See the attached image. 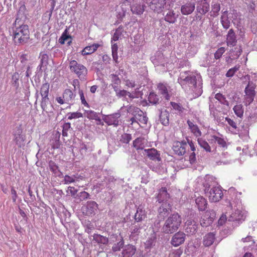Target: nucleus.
Instances as JSON below:
<instances>
[{"label": "nucleus", "instance_id": "f257e3e1", "mask_svg": "<svg viewBox=\"0 0 257 257\" xmlns=\"http://www.w3.org/2000/svg\"><path fill=\"white\" fill-rule=\"evenodd\" d=\"M13 40L16 45H23L30 39L29 26L25 24L21 19L17 18L13 24Z\"/></svg>", "mask_w": 257, "mask_h": 257}, {"label": "nucleus", "instance_id": "f03ea898", "mask_svg": "<svg viewBox=\"0 0 257 257\" xmlns=\"http://www.w3.org/2000/svg\"><path fill=\"white\" fill-rule=\"evenodd\" d=\"M182 222V218L178 213L171 214L166 220L162 227L163 232L166 234H172L179 228Z\"/></svg>", "mask_w": 257, "mask_h": 257}, {"label": "nucleus", "instance_id": "7ed1b4c3", "mask_svg": "<svg viewBox=\"0 0 257 257\" xmlns=\"http://www.w3.org/2000/svg\"><path fill=\"white\" fill-rule=\"evenodd\" d=\"M70 69L75 73L80 79H84L87 74V69L83 65L78 63L75 60L70 62Z\"/></svg>", "mask_w": 257, "mask_h": 257}, {"label": "nucleus", "instance_id": "20e7f679", "mask_svg": "<svg viewBox=\"0 0 257 257\" xmlns=\"http://www.w3.org/2000/svg\"><path fill=\"white\" fill-rule=\"evenodd\" d=\"M256 85L251 82H249L246 86L244 96L243 102L245 105H249L254 100L255 95V89Z\"/></svg>", "mask_w": 257, "mask_h": 257}, {"label": "nucleus", "instance_id": "39448f33", "mask_svg": "<svg viewBox=\"0 0 257 257\" xmlns=\"http://www.w3.org/2000/svg\"><path fill=\"white\" fill-rule=\"evenodd\" d=\"M205 195L210 202H216L222 199L223 193L219 187H213Z\"/></svg>", "mask_w": 257, "mask_h": 257}, {"label": "nucleus", "instance_id": "423d86ee", "mask_svg": "<svg viewBox=\"0 0 257 257\" xmlns=\"http://www.w3.org/2000/svg\"><path fill=\"white\" fill-rule=\"evenodd\" d=\"M187 147V143L185 141H175L173 144L172 149L176 155L183 156L186 153Z\"/></svg>", "mask_w": 257, "mask_h": 257}, {"label": "nucleus", "instance_id": "0eeeda50", "mask_svg": "<svg viewBox=\"0 0 257 257\" xmlns=\"http://www.w3.org/2000/svg\"><path fill=\"white\" fill-rule=\"evenodd\" d=\"M215 213L213 210H207L200 220V224L203 227H207L210 225L213 220Z\"/></svg>", "mask_w": 257, "mask_h": 257}, {"label": "nucleus", "instance_id": "6e6552de", "mask_svg": "<svg viewBox=\"0 0 257 257\" xmlns=\"http://www.w3.org/2000/svg\"><path fill=\"white\" fill-rule=\"evenodd\" d=\"M187 72H185L181 73L179 78L178 79L179 83L182 85L186 84H192L195 85L196 84V78L194 75L186 76Z\"/></svg>", "mask_w": 257, "mask_h": 257}, {"label": "nucleus", "instance_id": "1a4fd4ad", "mask_svg": "<svg viewBox=\"0 0 257 257\" xmlns=\"http://www.w3.org/2000/svg\"><path fill=\"white\" fill-rule=\"evenodd\" d=\"M50 85L49 83H43L40 89V93L42 96L41 107L44 110L46 103L49 100L48 94Z\"/></svg>", "mask_w": 257, "mask_h": 257}, {"label": "nucleus", "instance_id": "9d476101", "mask_svg": "<svg viewBox=\"0 0 257 257\" xmlns=\"http://www.w3.org/2000/svg\"><path fill=\"white\" fill-rule=\"evenodd\" d=\"M120 117V114L119 113H114L106 115L103 118V120L109 125H113L115 126H117L119 124Z\"/></svg>", "mask_w": 257, "mask_h": 257}, {"label": "nucleus", "instance_id": "9b49d317", "mask_svg": "<svg viewBox=\"0 0 257 257\" xmlns=\"http://www.w3.org/2000/svg\"><path fill=\"white\" fill-rule=\"evenodd\" d=\"M97 209V204L94 201H88L86 205L82 208L83 213L86 215H90L94 213Z\"/></svg>", "mask_w": 257, "mask_h": 257}, {"label": "nucleus", "instance_id": "f8f14e48", "mask_svg": "<svg viewBox=\"0 0 257 257\" xmlns=\"http://www.w3.org/2000/svg\"><path fill=\"white\" fill-rule=\"evenodd\" d=\"M186 234L181 231L176 233L172 237L171 244L174 246H178L184 243L185 239Z\"/></svg>", "mask_w": 257, "mask_h": 257}, {"label": "nucleus", "instance_id": "ddd939ff", "mask_svg": "<svg viewBox=\"0 0 257 257\" xmlns=\"http://www.w3.org/2000/svg\"><path fill=\"white\" fill-rule=\"evenodd\" d=\"M195 206L198 208L199 211H204L208 206L207 200L204 197L200 195L196 196V195H195Z\"/></svg>", "mask_w": 257, "mask_h": 257}, {"label": "nucleus", "instance_id": "4468645a", "mask_svg": "<svg viewBox=\"0 0 257 257\" xmlns=\"http://www.w3.org/2000/svg\"><path fill=\"white\" fill-rule=\"evenodd\" d=\"M195 8V4L191 1L184 4L181 7V12L183 15H188L192 14Z\"/></svg>", "mask_w": 257, "mask_h": 257}, {"label": "nucleus", "instance_id": "2eb2a0df", "mask_svg": "<svg viewBox=\"0 0 257 257\" xmlns=\"http://www.w3.org/2000/svg\"><path fill=\"white\" fill-rule=\"evenodd\" d=\"M147 217V212L145 207L142 205H140L137 209V211L134 215V219L135 221L139 222L143 221Z\"/></svg>", "mask_w": 257, "mask_h": 257}, {"label": "nucleus", "instance_id": "dca6fc26", "mask_svg": "<svg viewBox=\"0 0 257 257\" xmlns=\"http://www.w3.org/2000/svg\"><path fill=\"white\" fill-rule=\"evenodd\" d=\"M171 210V206L168 202L163 203L158 209V216L164 218L167 216Z\"/></svg>", "mask_w": 257, "mask_h": 257}, {"label": "nucleus", "instance_id": "f3484780", "mask_svg": "<svg viewBox=\"0 0 257 257\" xmlns=\"http://www.w3.org/2000/svg\"><path fill=\"white\" fill-rule=\"evenodd\" d=\"M166 0H153L150 5L151 9L154 12L160 13L162 12L166 5Z\"/></svg>", "mask_w": 257, "mask_h": 257}, {"label": "nucleus", "instance_id": "a211bd4d", "mask_svg": "<svg viewBox=\"0 0 257 257\" xmlns=\"http://www.w3.org/2000/svg\"><path fill=\"white\" fill-rule=\"evenodd\" d=\"M209 3L206 0H200L197 4V11L201 15H205L209 10Z\"/></svg>", "mask_w": 257, "mask_h": 257}, {"label": "nucleus", "instance_id": "6ab92c4d", "mask_svg": "<svg viewBox=\"0 0 257 257\" xmlns=\"http://www.w3.org/2000/svg\"><path fill=\"white\" fill-rule=\"evenodd\" d=\"M187 123L188 125L189 129L190 130L191 133H192L196 138H200L202 136V132L198 126L194 124L189 119L187 121Z\"/></svg>", "mask_w": 257, "mask_h": 257}, {"label": "nucleus", "instance_id": "aec40b11", "mask_svg": "<svg viewBox=\"0 0 257 257\" xmlns=\"http://www.w3.org/2000/svg\"><path fill=\"white\" fill-rule=\"evenodd\" d=\"M226 44L228 46H234L236 43L237 40L235 34L232 29H230L226 36Z\"/></svg>", "mask_w": 257, "mask_h": 257}, {"label": "nucleus", "instance_id": "412c9836", "mask_svg": "<svg viewBox=\"0 0 257 257\" xmlns=\"http://www.w3.org/2000/svg\"><path fill=\"white\" fill-rule=\"evenodd\" d=\"M169 198L170 195L167 192V188L166 187H162L159 190L157 197L158 201L159 203H162L164 201H165V202H167Z\"/></svg>", "mask_w": 257, "mask_h": 257}, {"label": "nucleus", "instance_id": "4be33fe9", "mask_svg": "<svg viewBox=\"0 0 257 257\" xmlns=\"http://www.w3.org/2000/svg\"><path fill=\"white\" fill-rule=\"evenodd\" d=\"M145 152L148 158L150 160L153 161H160V154L156 149L154 148L146 149L145 150Z\"/></svg>", "mask_w": 257, "mask_h": 257}, {"label": "nucleus", "instance_id": "5701e85b", "mask_svg": "<svg viewBox=\"0 0 257 257\" xmlns=\"http://www.w3.org/2000/svg\"><path fill=\"white\" fill-rule=\"evenodd\" d=\"M136 3L132 5L131 6V11L133 14L141 15H142L145 10V6L144 4H141V2H135Z\"/></svg>", "mask_w": 257, "mask_h": 257}, {"label": "nucleus", "instance_id": "b1692460", "mask_svg": "<svg viewBox=\"0 0 257 257\" xmlns=\"http://www.w3.org/2000/svg\"><path fill=\"white\" fill-rule=\"evenodd\" d=\"M100 46V44L94 43L90 46H86L81 51V54L83 56L90 55L95 52Z\"/></svg>", "mask_w": 257, "mask_h": 257}, {"label": "nucleus", "instance_id": "393cba45", "mask_svg": "<svg viewBox=\"0 0 257 257\" xmlns=\"http://www.w3.org/2000/svg\"><path fill=\"white\" fill-rule=\"evenodd\" d=\"M136 248L135 246L131 244H128L124 247L123 249L122 254L123 257H132L135 253Z\"/></svg>", "mask_w": 257, "mask_h": 257}, {"label": "nucleus", "instance_id": "a878e982", "mask_svg": "<svg viewBox=\"0 0 257 257\" xmlns=\"http://www.w3.org/2000/svg\"><path fill=\"white\" fill-rule=\"evenodd\" d=\"M62 95L63 98H64V99L66 101V103L71 102L75 99L76 96L70 89H66Z\"/></svg>", "mask_w": 257, "mask_h": 257}, {"label": "nucleus", "instance_id": "bb28decb", "mask_svg": "<svg viewBox=\"0 0 257 257\" xmlns=\"http://www.w3.org/2000/svg\"><path fill=\"white\" fill-rule=\"evenodd\" d=\"M135 112L137 113V114H136L138 118V124H139L140 126H141V124H140V123L143 124H146L148 121V118L146 116H144V115L143 114V112L138 108H137L136 109Z\"/></svg>", "mask_w": 257, "mask_h": 257}, {"label": "nucleus", "instance_id": "cd10ccee", "mask_svg": "<svg viewBox=\"0 0 257 257\" xmlns=\"http://www.w3.org/2000/svg\"><path fill=\"white\" fill-rule=\"evenodd\" d=\"M170 113L168 111L165 110L162 111L160 114V120L162 124L167 126L169 124Z\"/></svg>", "mask_w": 257, "mask_h": 257}, {"label": "nucleus", "instance_id": "c85d7f7f", "mask_svg": "<svg viewBox=\"0 0 257 257\" xmlns=\"http://www.w3.org/2000/svg\"><path fill=\"white\" fill-rule=\"evenodd\" d=\"M22 131L21 130H19V132L18 134H16L14 135V141L16 143V144L18 146L19 148H22L24 146V141L25 139L21 135Z\"/></svg>", "mask_w": 257, "mask_h": 257}, {"label": "nucleus", "instance_id": "c756f323", "mask_svg": "<svg viewBox=\"0 0 257 257\" xmlns=\"http://www.w3.org/2000/svg\"><path fill=\"white\" fill-rule=\"evenodd\" d=\"M215 234L213 233H208L205 235L203 238V244L205 246L211 245L214 241Z\"/></svg>", "mask_w": 257, "mask_h": 257}, {"label": "nucleus", "instance_id": "7c9ffc66", "mask_svg": "<svg viewBox=\"0 0 257 257\" xmlns=\"http://www.w3.org/2000/svg\"><path fill=\"white\" fill-rule=\"evenodd\" d=\"M210 143H217V144L221 147L225 148L226 147V142L222 138L217 137L213 135L211 136V139L210 140Z\"/></svg>", "mask_w": 257, "mask_h": 257}, {"label": "nucleus", "instance_id": "2f4dec72", "mask_svg": "<svg viewBox=\"0 0 257 257\" xmlns=\"http://www.w3.org/2000/svg\"><path fill=\"white\" fill-rule=\"evenodd\" d=\"M145 139L143 138H138L133 141V147L137 150H143L145 147Z\"/></svg>", "mask_w": 257, "mask_h": 257}, {"label": "nucleus", "instance_id": "473e14b6", "mask_svg": "<svg viewBox=\"0 0 257 257\" xmlns=\"http://www.w3.org/2000/svg\"><path fill=\"white\" fill-rule=\"evenodd\" d=\"M177 16H176L173 11H169L165 17V21L170 23L174 24L177 21Z\"/></svg>", "mask_w": 257, "mask_h": 257}, {"label": "nucleus", "instance_id": "72a5a7b5", "mask_svg": "<svg viewBox=\"0 0 257 257\" xmlns=\"http://www.w3.org/2000/svg\"><path fill=\"white\" fill-rule=\"evenodd\" d=\"M93 240L98 243L106 244L108 242V239L106 237L103 236L100 234H94L93 235Z\"/></svg>", "mask_w": 257, "mask_h": 257}, {"label": "nucleus", "instance_id": "f704fd0d", "mask_svg": "<svg viewBox=\"0 0 257 257\" xmlns=\"http://www.w3.org/2000/svg\"><path fill=\"white\" fill-rule=\"evenodd\" d=\"M79 179L82 180L83 179V177L81 176H78L77 175H73L72 176L66 175L64 176V181L65 184H68L71 183H73L75 182V180H77Z\"/></svg>", "mask_w": 257, "mask_h": 257}, {"label": "nucleus", "instance_id": "c9c22d12", "mask_svg": "<svg viewBox=\"0 0 257 257\" xmlns=\"http://www.w3.org/2000/svg\"><path fill=\"white\" fill-rule=\"evenodd\" d=\"M197 142L199 146L207 152H211V149L208 143L203 139H197Z\"/></svg>", "mask_w": 257, "mask_h": 257}, {"label": "nucleus", "instance_id": "e433bc0d", "mask_svg": "<svg viewBox=\"0 0 257 257\" xmlns=\"http://www.w3.org/2000/svg\"><path fill=\"white\" fill-rule=\"evenodd\" d=\"M227 12H224L221 18V23L223 27L225 29H228L230 27V21L227 15Z\"/></svg>", "mask_w": 257, "mask_h": 257}, {"label": "nucleus", "instance_id": "4c0bfd02", "mask_svg": "<svg viewBox=\"0 0 257 257\" xmlns=\"http://www.w3.org/2000/svg\"><path fill=\"white\" fill-rule=\"evenodd\" d=\"M157 88L160 93L165 96L167 99H169V95L168 92V89L166 85L163 83H159L157 85Z\"/></svg>", "mask_w": 257, "mask_h": 257}, {"label": "nucleus", "instance_id": "58836bf2", "mask_svg": "<svg viewBox=\"0 0 257 257\" xmlns=\"http://www.w3.org/2000/svg\"><path fill=\"white\" fill-rule=\"evenodd\" d=\"M213 178L210 176H206L205 182L203 183L204 191L205 194H207L209 191V188L211 186L210 183L212 181Z\"/></svg>", "mask_w": 257, "mask_h": 257}, {"label": "nucleus", "instance_id": "ea45409f", "mask_svg": "<svg viewBox=\"0 0 257 257\" xmlns=\"http://www.w3.org/2000/svg\"><path fill=\"white\" fill-rule=\"evenodd\" d=\"M233 110L238 117L241 118L243 116L244 110L241 104L235 105L233 108Z\"/></svg>", "mask_w": 257, "mask_h": 257}, {"label": "nucleus", "instance_id": "a19ab883", "mask_svg": "<svg viewBox=\"0 0 257 257\" xmlns=\"http://www.w3.org/2000/svg\"><path fill=\"white\" fill-rule=\"evenodd\" d=\"M148 101L152 104H156L159 103V98L155 93L150 92L148 96Z\"/></svg>", "mask_w": 257, "mask_h": 257}, {"label": "nucleus", "instance_id": "79ce46f5", "mask_svg": "<svg viewBox=\"0 0 257 257\" xmlns=\"http://www.w3.org/2000/svg\"><path fill=\"white\" fill-rule=\"evenodd\" d=\"M84 115L89 119L96 120L98 117L97 113L91 110H85L84 112Z\"/></svg>", "mask_w": 257, "mask_h": 257}, {"label": "nucleus", "instance_id": "37998d69", "mask_svg": "<svg viewBox=\"0 0 257 257\" xmlns=\"http://www.w3.org/2000/svg\"><path fill=\"white\" fill-rule=\"evenodd\" d=\"M171 105L173 109L176 110L177 113L179 114L182 113L185 109L180 103L171 102Z\"/></svg>", "mask_w": 257, "mask_h": 257}, {"label": "nucleus", "instance_id": "c03bdc74", "mask_svg": "<svg viewBox=\"0 0 257 257\" xmlns=\"http://www.w3.org/2000/svg\"><path fill=\"white\" fill-rule=\"evenodd\" d=\"M123 31V29L122 27H118L114 32L111 40V42L113 41H117L121 35H122V32Z\"/></svg>", "mask_w": 257, "mask_h": 257}, {"label": "nucleus", "instance_id": "a18cd8bd", "mask_svg": "<svg viewBox=\"0 0 257 257\" xmlns=\"http://www.w3.org/2000/svg\"><path fill=\"white\" fill-rule=\"evenodd\" d=\"M220 10V7L219 4H215L212 6V10L211 12V16L215 17L218 14V12Z\"/></svg>", "mask_w": 257, "mask_h": 257}, {"label": "nucleus", "instance_id": "49530a36", "mask_svg": "<svg viewBox=\"0 0 257 257\" xmlns=\"http://www.w3.org/2000/svg\"><path fill=\"white\" fill-rule=\"evenodd\" d=\"M111 77L112 79V82L113 84V88L114 89L118 88V85H120L121 81L118 76L115 74H111Z\"/></svg>", "mask_w": 257, "mask_h": 257}, {"label": "nucleus", "instance_id": "de8ad7c7", "mask_svg": "<svg viewBox=\"0 0 257 257\" xmlns=\"http://www.w3.org/2000/svg\"><path fill=\"white\" fill-rule=\"evenodd\" d=\"M132 135L129 134L124 133L121 136L120 141L122 143L128 144L132 140Z\"/></svg>", "mask_w": 257, "mask_h": 257}, {"label": "nucleus", "instance_id": "09e8293b", "mask_svg": "<svg viewBox=\"0 0 257 257\" xmlns=\"http://www.w3.org/2000/svg\"><path fill=\"white\" fill-rule=\"evenodd\" d=\"M116 95L118 97H124L126 95L131 97V93L125 90H119L118 88L114 89Z\"/></svg>", "mask_w": 257, "mask_h": 257}, {"label": "nucleus", "instance_id": "8fccbe9b", "mask_svg": "<svg viewBox=\"0 0 257 257\" xmlns=\"http://www.w3.org/2000/svg\"><path fill=\"white\" fill-rule=\"evenodd\" d=\"M190 225L186 227V231L187 233L193 234L196 232L197 225L196 223L190 224Z\"/></svg>", "mask_w": 257, "mask_h": 257}, {"label": "nucleus", "instance_id": "3c124183", "mask_svg": "<svg viewBox=\"0 0 257 257\" xmlns=\"http://www.w3.org/2000/svg\"><path fill=\"white\" fill-rule=\"evenodd\" d=\"M240 65H236L234 67L229 69L226 73L227 77H231L234 75L235 73L239 70Z\"/></svg>", "mask_w": 257, "mask_h": 257}, {"label": "nucleus", "instance_id": "603ef678", "mask_svg": "<svg viewBox=\"0 0 257 257\" xmlns=\"http://www.w3.org/2000/svg\"><path fill=\"white\" fill-rule=\"evenodd\" d=\"M230 52H232L233 54L231 55L233 59H237L242 53V49L240 46L239 48H235L234 50H232Z\"/></svg>", "mask_w": 257, "mask_h": 257}, {"label": "nucleus", "instance_id": "864d4df0", "mask_svg": "<svg viewBox=\"0 0 257 257\" xmlns=\"http://www.w3.org/2000/svg\"><path fill=\"white\" fill-rule=\"evenodd\" d=\"M225 49L223 47H220L214 53V58L215 59H219L223 54L225 52Z\"/></svg>", "mask_w": 257, "mask_h": 257}, {"label": "nucleus", "instance_id": "5fc2aeb1", "mask_svg": "<svg viewBox=\"0 0 257 257\" xmlns=\"http://www.w3.org/2000/svg\"><path fill=\"white\" fill-rule=\"evenodd\" d=\"M40 58L41 59V62L42 64H46L48 62L49 56L46 53L42 52L40 54Z\"/></svg>", "mask_w": 257, "mask_h": 257}, {"label": "nucleus", "instance_id": "6e6d98bb", "mask_svg": "<svg viewBox=\"0 0 257 257\" xmlns=\"http://www.w3.org/2000/svg\"><path fill=\"white\" fill-rule=\"evenodd\" d=\"M68 119H72L74 118H78L82 116L80 112H71L67 114Z\"/></svg>", "mask_w": 257, "mask_h": 257}, {"label": "nucleus", "instance_id": "4d7b16f0", "mask_svg": "<svg viewBox=\"0 0 257 257\" xmlns=\"http://www.w3.org/2000/svg\"><path fill=\"white\" fill-rule=\"evenodd\" d=\"M12 82L13 84L17 86H19V74L17 72L14 73L12 75Z\"/></svg>", "mask_w": 257, "mask_h": 257}, {"label": "nucleus", "instance_id": "13d9d810", "mask_svg": "<svg viewBox=\"0 0 257 257\" xmlns=\"http://www.w3.org/2000/svg\"><path fill=\"white\" fill-rule=\"evenodd\" d=\"M123 241H120L117 242L116 244H114V245L112 246V250L113 251H119L120 249L123 247Z\"/></svg>", "mask_w": 257, "mask_h": 257}, {"label": "nucleus", "instance_id": "bf43d9fd", "mask_svg": "<svg viewBox=\"0 0 257 257\" xmlns=\"http://www.w3.org/2000/svg\"><path fill=\"white\" fill-rule=\"evenodd\" d=\"M79 94L80 95V99H81L82 104H83L85 106H87L88 107H89L88 103L87 102V101H86V100L85 99V97H84V95L83 90H79Z\"/></svg>", "mask_w": 257, "mask_h": 257}, {"label": "nucleus", "instance_id": "052dcab7", "mask_svg": "<svg viewBox=\"0 0 257 257\" xmlns=\"http://www.w3.org/2000/svg\"><path fill=\"white\" fill-rule=\"evenodd\" d=\"M225 119V120L227 121L228 123L232 128H233L234 129H236L237 128L236 123V122L233 120L231 119V118H229L228 117H226Z\"/></svg>", "mask_w": 257, "mask_h": 257}, {"label": "nucleus", "instance_id": "680f3d73", "mask_svg": "<svg viewBox=\"0 0 257 257\" xmlns=\"http://www.w3.org/2000/svg\"><path fill=\"white\" fill-rule=\"evenodd\" d=\"M61 142L59 140H55L52 143L51 146L53 149H56L60 148Z\"/></svg>", "mask_w": 257, "mask_h": 257}, {"label": "nucleus", "instance_id": "e2e57ef3", "mask_svg": "<svg viewBox=\"0 0 257 257\" xmlns=\"http://www.w3.org/2000/svg\"><path fill=\"white\" fill-rule=\"evenodd\" d=\"M49 167L50 170L54 173H56L58 170V167L54 162H50L49 164Z\"/></svg>", "mask_w": 257, "mask_h": 257}, {"label": "nucleus", "instance_id": "0e129e2a", "mask_svg": "<svg viewBox=\"0 0 257 257\" xmlns=\"http://www.w3.org/2000/svg\"><path fill=\"white\" fill-rule=\"evenodd\" d=\"M69 38V36L67 35L66 33V31L63 33L61 36V37L60 38L59 41L61 44H64L66 40Z\"/></svg>", "mask_w": 257, "mask_h": 257}, {"label": "nucleus", "instance_id": "69168bd1", "mask_svg": "<svg viewBox=\"0 0 257 257\" xmlns=\"http://www.w3.org/2000/svg\"><path fill=\"white\" fill-rule=\"evenodd\" d=\"M11 194L12 196L13 201L14 202H16V200L18 198V195L17 192L14 187H12L11 188Z\"/></svg>", "mask_w": 257, "mask_h": 257}, {"label": "nucleus", "instance_id": "338daca9", "mask_svg": "<svg viewBox=\"0 0 257 257\" xmlns=\"http://www.w3.org/2000/svg\"><path fill=\"white\" fill-rule=\"evenodd\" d=\"M125 85L128 87L133 88L135 86V82L134 81L126 79L125 80Z\"/></svg>", "mask_w": 257, "mask_h": 257}, {"label": "nucleus", "instance_id": "774afa93", "mask_svg": "<svg viewBox=\"0 0 257 257\" xmlns=\"http://www.w3.org/2000/svg\"><path fill=\"white\" fill-rule=\"evenodd\" d=\"M187 143L189 145L191 151H192V152H195L196 151V147L194 145V143L191 140L187 139Z\"/></svg>", "mask_w": 257, "mask_h": 257}]
</instances>
